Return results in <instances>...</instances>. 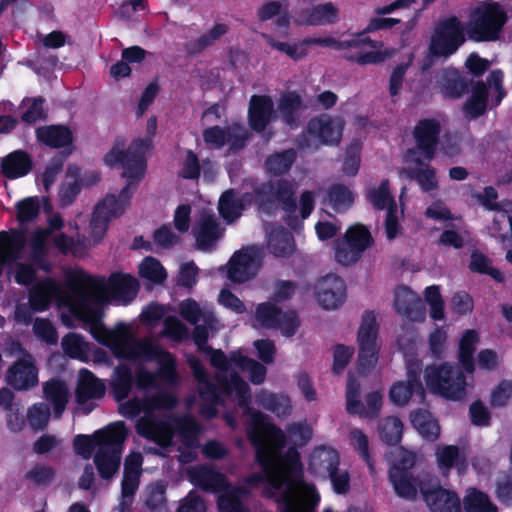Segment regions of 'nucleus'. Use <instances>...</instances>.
Segmentation results:
<instances>
[{
	"mask_svg": "<svg viewBox=\"0 0 512 512\" xmlns=\"http://www.w3.org/2000/svg\"><path fill=\"white\" fill-rule=\"evenodd\" d=\"M419 491L432 512H461L457 493L443 488L437 477L427 474L419 483Z\"/></svg>",
	"mask_w": 512,
	"mask_h": 512,
	"instance_id": "11",
	"label": "nucleus"
},
{
	"mask_svg": "<svg viewBox=\"0 0 512 512\" xmlns=\"http://www.w3.org/2000/svg\"><path fill=\"white\" fill-rule=\"evenodd\" d=\"M316 300L325 310L336 309L342 305L346 297V285L344 280L337 275L324 276L317 285Z\"/></svg>",
	"mask_w": 512,
	"mask_h": 512,
	"instance_id": "17",
	"label": "nucleus"
},
{
	"mask_svg": "<svg viewBox=\"0 0 512 512\" xmlns=\"http://www.w3.org/2000/svg\"><path fill=\"white\" fill-rule=\"evenodd\" d=\"M43 393L45 399L53 406L54 416L60 417L68 402V388L64 381L51 379L44 383Z\"/></svg>",
	"mask_w": 512,
	"mask_h": 512,
	"instance_id": "40",
	"label": "nucleus"
},
{
	"mask_svg": "<svg viewBox=\"0 0 512 512\" xmlns=\"http://www.w3.org/2000/svg\"><path fill=\"white\" fill-rule=\"evenodd\" d=\"M389 481L392 484L395 493L406 500H414L417 497L419 483L425 478L414 477L412 471H407L397 467H390Z\"/></svg>",
	"mask_w": 512,
	"mask_h": 512,
	"instance_id": "29",
	"label": "nucleus"
},
{
	"mask_svg": "<svg viewBox=\"0 0 512 512\" xmlns=\"http://www.w3.org/2000/svg\"><path fill=\"white\" fill-rule=\"evenodd\" d=\"M328 198L332 208L337 212L349 209L354 202L353 193L344 184L331 185Z\"/></svg>",
	"mask_w": 512,
	"mask_h": 512,
	"instance_id": "58",
	"label": "nucleus"
},
{
	"mask_svg": "<svg viewBox=\"0 0 512 512\" xmlns=\"http://www.w3.org/2000/svg\"><path fill=\"white\" fill-rule=\"evenodd\" d=\"M379 325L373 311L366 310L357 333L358 358L356 369L359 375L366 376L376 366L380 345L377 342Z\"/></svg>",
	"mask_w": 512,
	"mask_h": 512,
	"instance_id": "6",
	"label": "nucleus"
},
{
	"mask_svg": "<svg viewBox=\"0 0 512 512\" xmlns=\"http://www.w3.org/2000/svg\"><path fill=\"white\" fill-rule=\"evenodd\" d=\"M281 311V308L271 302L260 303L256 307L255 318L262 327L276 329Z\"/></svg>",
	"mask_w": 512,
	"mask_h": 512,
	"instance_id": "59",
	"label": "nucleus"
},
{
	"mask_svg": "<svg viewBox=\"0 0 512 512\" xmlns=\"http://www.w3.org/2000/svg\"><path fill=\"white\" fill-rule=\"evenodd\" d=\"M306 130L321 144L335 146L341 141L343 127L338 125L330 115L321 114L308 121Z\"/></svg>",
	"mask_w": 512,
	"mask_h": 512,
	"instance_id": "20",
	"label": "nucleus"
},
{
	"mask_svg": "<svg viewBox=\"0 0 512 512\" xmlns=\"http://www.w3.org/2000/svg\"><path fill=\"white\" fill-rule=\"evenodd\" d=\"M373 242L372 235L366 226L360 223L350 226L343 239L335 242L336 261L343 266L356 263Z\"/></svg>",
	"mask_w": 512,
	"mask_h": 512,
	"instance_id": "10",
	"label": "nucleus"
},
{
	"mask_svg": "<svg viewBox=\"0 0 512 512\" xmlns=\"http://www.w3.org/2000/svg\"><path fill=\"white\" fill-rule=\"evenodd\" d=\"M403 429V422L397 416H387L378 421L379 438L387 446L394 447L401 442Z\"/></svg>",
	"mask_w": 512,
	"mask_h": 512,
	"instance_id": "44",
	"label": "nucleus"
},
{
	"mask_svg": "<svg viewBox=\"0 0 512 512\" xmlns=\"http://www.w3.org/2000/svg\"><path fill=\"white\" fill-rule=\"evenodd\" d=\"M229 30L228 25L224 23L215 24L207 33L202 34L197 39L187 43L186 50L191 55H197L212 46Z\"/></svg>",
	"mask_w": 512,
	"mask_h": 512,
	"instance_id": "48",
	"label": "nucleus"
},
{
	"mask_svg": "<svg viewBox=\"0 0 512 512\" xmlns=\"http://www.w3.org/2000/svg\"><path fill=\"white\" fill-rule=\"evenodd\" d=\"M256 402L263 409L275 414L278 418L288 417L292 412L289 396L262 389L256 395Z\"/></svg>",
	"mask_w": 512,
	"mask_h": 512,
	"instance_id": "36",
	"label": "nucleus"
},
{
	"mask_svg": "<svg viewBox=\"0 0 512 512\" xmlns=\"http://www.w3.org/2000/svg\"><path fill=\"white\" fill-rule=\"evenodd\" d=\"M16 218L20 225L33 221L40 213V204L37 197H27L15 205Z\"/></svg>",
	"mask_w": 512,
	"mask_h": 512,
	"instance_id": "61",
	"label": "nucleus"
},
{
	"mask_svg": "<svg viewBox=\"0 0 512 512\" xmlns=\"http://www.w3.org/2000/svg\"><path fill=\"white\" fill-rule=\"evenodd\" d=\"M465 27L457 16L439 21L431 36L429 52L434 57H449L464 44Z\"/></svg>",
	"mask_w": 512,
	"mask_h": 512,
	"instance_id": "7",
	"label": "nucleus"
},
{
	"mask_svg": "<svg viewBox=\"0 0 512 512\" xmlns=\"http://www.w3.org/2000/svg\"><path fill=\"white\" fill-rule=\"evenodd\" d=\"M479 335L476 330H466L459 341L458 359L467 373H473L475 369L474 353Z\"/></svg>",
	"mask_w": 512,
	"mask_h": 512,
	"instance_id": "43",
	"label": "nucleus"
},
{
	"mask_svg": "<svg viewBox=\"0 0 512 512\" xmlns=\"http://www.w3.org/2000/svg\"><path fill=\"white\" fill-rule=\"evenodd\" d=\"M143 457L140 453H133L126 457L124 462L121 494L125 497H134L140 482Z\"/></svg>",
	"mask_w": 512,
	"mask_h": 512,
	"instance_id": "35",
	"label": "nucleus"
},
{
	"mask_svg": "<svg viewBox=\"0 0 512 512\" xmlns=\"http://www.w3.org/2000/svg\"><path fill=\"white\" fill-rule=\"evenodd\" d=\"M26 244V231L23 229L12 228L0 232V276L3 274L5 266L11 265L21 258Z\"/></svg>",
	"mask_w": 512,
	"mask_h": 512,
	"instance_id": "18",
	"label": "nucleus"
},
{
	"mask_svg": "<svg viewBox=\"0 0 512 512\" xmlns=\"http://www.w3.org/2000/svg\"><path fill=\"white\" fill-rule=\"evenodd\" d=\"M253 198L258 206V210L264 214L271 215L275 210V193L272 183H264L254 189Z\"/></svg>",
	"mask_w": 512,
	"mask_h": 512,
	"instance_id": "60",
	"label": "nucleus"
},
{
	"mask_svg": "<svg viewBox=\"0 0 512 512\" xmlns=\"http://www.w3.org/2000/svg\"><path fill=\"white\" fill-rule=\"evenodd\" d=\"M410 421L412 426L426 440L435 441L439 437V424L432 417L429 411L424 409H417L411 412Z\"/></svg>",
	"mask_w": 512,
	"mask_h": 512,
	"instance_id": "42",
	"label": "nucleus"
},
{
	"mask_svg": "<svg viewBox=\"0 0 512 512\" xmlns=\"http://www.w3.org/2000/svg\"><path fill=\"white\" fill-rule=\"evenodd\" d=\"M61 346L68 357L81 361L87 360L88 344L82 335L74 332L66 334L62 338Z\"/></svg>",
	"mask_w": 512,
	"mask_h": 512,
	"instance_id": "54",
	"label": "nucleus"
},
{
	"mask_svg": "<svg viewBox=\"0 0 512 512\" xmlns=\"http://www.w3.org/2000/svg\"><path fill=\"white\" fill-rule=\"evenodd\" d=\"M139 275L155 284H161L167 278V272L161 262L152 256L143 259L139 265Z\"/></svg>",
	"mask_w": 512,
	"mask_h": 512,
	"instance_id": "57",
	"label": "nucleus"
},
{
	"mask_svg": "<svg viewBox=\"0 0 512 512\" xmlns=\"http://www.w3.org/2000/svg\"><path fill=\"white\" fill-rule=\"evenodd\" d=\"M424 379L428 389L449 400H461L466 395V376L458 366L448 362L429 365Z\"/></svg>",
	"mask_w": 512,
	"mask_h": 512,
	"instance_id": "4",
	"label": "nucleus"
},
{
	"mask_svg": "<svg viewBox=\"0 0 512 512\" xmlns=\"http://www.w3.org/2000/svg\"><path fill=\"white\" fill-rule=\"evenodd\" d=\"M437 464L443 473H448L455 467L459 474H463L468 467L467 458L456 445H447L437 450Z\"/></svg>",
	"mask_w": 512,
	"mask_h": 512,
	"instance_id": "38",
	"label": "nucleus"
},
{
	"mask_svg": "<svg viewBox=\"0 0 512 512\" xmlns=\"http://www.w3.org/2000/svg\"><path fill=\"white\" fill-rule=\"evenodd\" d=\"M1 172L8 179L26 176L33 168L31 156L24 150H15L2 158Z\"/></svg>",
	"mask_w": 512,
	"mask_h": 512,
	"instance_id": "34",
	"label": "nucleus"
},
{
	"mask_svg": "<svg viewBox=\"0 0 512 512\" xmlns=\"http://www.w3.org/2000/svg\"><path fill=\"white\" fill-rule=\"evenodd\" d=\"M119 421L109 424L103 429L96 430L92 435L78 434L73 439V449L77 455L90 459L94 450L103 446L109 437L118 429Z\"/></svg>",
	"mask_w": 512,
	"mask_h": 512,
	"instance_id": "25",
	"label": "nucleus"
},
{
	"mask_svg": "<svg viewBox=\"0 0 512 512\" xmlns=\"http://www.w3.org/2000/svg\"><path fill=\"white\" fill-rule=\"evenodd\" d=\"M92 337L100 344L110 348L117 358H122L134 345L135 340H129V326L118 323L114 330L108 329L99 319L90 324Z\"/></svg>",
	"mask_w": 512,
	"mask_h": 512,
	"instance_id": "12",
	"label": "nucleus"
},
{
	"mask_svg": "<svg viewBox=\"0 0 512 512\" xmlns=\"http://www.w3.org/2000/svg\"><path fill=\"white\" fill-rule=\"evenodd\" d=\"M471 95L463 105L462 111L469 119H478L488 108L489 87L482 80L473 81L470 86Z\"/></svg>",
	"mask_w": 512,
	"mask_h": 512,
	"instance_id": "33",
	"label": "nucleus"
},
{
	"mask_svg": "<svg viewBox=\"0 0 512 512\" xmlns=\"http://www.w3.org/2000/svg\"><path fill=\"white\" fill-rule=\"evenodd\" d=\"M441 130L440 121L435 118L420 119L414 126L412 134L415 148L428 162L436 155Z\"/></svg>",
	"mask_w": 512,
	"mask_h": 512,
	"instance_id": "15",
	"label": "nucleus"
},
{
	"mask_svg": "<svg viewBox=\"0 0 512 512\" xmlns=\"http://www.w3.org/2000/svg\"><path fill=\"white\" fill-rule=\"evenodd\" d=\"M303 46L318 45L322 47H330L335 50H345L349 48H361L365 45H369L372 48L381 46L382 43L371 39L370 37L365 38H352L350 40H336L335 38L328 37H308L302 41Z\"/></svg>",
	"mask_w": 512,
	"mask_h": 512,
	"instance_id": "37",
	"label": "nucleus"
},
{
	"mask_svg": "<svg viewBox=\"0 0 512 512\" xmlns=\"http://www.w3.org/2000/svg\"><path fill=\"white\" fill-rule=\"evenodd\" d=\"M124 146V139L117 138L111 150L104 156L107 166L120 165L123 168L122 177L126 178V185L118 196L108 194L95 205L90 221L91 236L95 243L103 239L109 222L122 215L130 204L138 183L144 177L147 167L146 153L152 148V139L147 137L133 140L126 150H123Z\"/></svg>",
	"mask_w": 512,
	"mask_h": 512,
	"instance_id": "2",
	"label": "nucleus"
},
{
	"mask_svg": "<svg viewBox=\"0 0 512 512\" xmlns=\"http://www.w3.org/2000/svg\"><path fill=\"white\" fill-rule=\"evenodd\" d=\"M247 436L255 449V460L261 467V472L251 473L245 477L244 483L255 488L267 483L275 490L293 495L294 491L303 484L304 470L301 456L295 447H289L277 465L274 453L266 443V438L277 448L282 449L287 444L283 430L273 423L267 422L266 417L259 411L251 415V424Z\"/></svg>",
	"mask_w": 512,
	"mask_h": 512,
	"instance_id": "1",
	"label": "nucleus"
},
{
	"mask_svg": "<svg viewBox=\"0 0 512 512\" xmlns=\"http://www.w3.org/2000/svg\"><path fill=\"white\" fill-rule=\"evenodd\" d=\"M35 136L39 143L52 149L73 148L74 135L69 126L63 124H51L39 126L35 130Z\"/></svg>",
	"mask_w": 512,
	"mask_h": 512,
	"instance_id": "23",
	"label": "nucleus"
},
{
	"mask_svg": "<svg viewBox=\"0 0 512 512\" xmlns=\"http://www.w3.org/2000/svg\"><path fill=\"white\" fill-rule=\"evenodd\" d=\"M472 78L459 69L448 66L435 72L434 86L446 99H460L470 91Z\"/></svg>",
	"mask_w": 512,
	"mask_h": 512,
	"instance_id": "14",
	"label": "nucleus"
},
{
	"mask_svg": "<svg viewBox=\"0 0 512 512\" xmlns=\"http://www.w3.org/2000/svg\"><path fill=\"white\" fill-rule=\"evenodd\" d=\"M105 395V385L90 370L83 368L79 372V379L75 389L78 404H85L91 399H101Z\"/></svg>",
	"mask_w": 512,
	"mask_h": 512,
	"instance_id": "32",
	"label": "nucleus"
},
{
	"mask_svg": "<svg viewBox=\"0 0 512 512\" xmlns=\"http://www.w3.org/2000/svg\"><path fill=\"white\" fill-rule=\"evenodd\" d=\"M278 112L283 124L291 130L300 127L301 112L307 109L301 95L297 91H286L278 101Z\"/></svg>",
	"mask_w": 512,
	"mask_h": 512,
	"instance_id": "24",
	"label": "nucleus"
},
{
	"mask_svg": "<svg viewBox=\"0 0 512 512\" xmlns=\"http://www.w3.org/2000/svg\"><path fill=\"white\" fill-rule=\"evenodd\" d=\"M217 381L220 386H217L209 380L199 382V395L205 401L218 403L220 392L230 395L235 392L239 407L248 409L251 403V389L248 383L237 373L232 372L230 377L219 376Z\"/></svg>",
	"mask_w": 512,
	"mask_h": 512,
	"instance_id": "8",
	"label": "nucleus"
},
{
	"mask_svg": "<svg viewBox=\"0 0 512 512\" xmlns=\"http://www.w3.org/2000/svg\"><path fill=\"white\" fill-rule=\"evenodd\" d=\"M297 153L293 148L275 152L266 158L265 166L269 174L281 176L286 174L294 164Z\"/></svg>",
	"mask_w": 512,
	"mask_h": 512,
	"instance_id": "47",
	"label": "nucleus"
},
{
	"mask_svg": "<svg viewBox=\"0 0 512 512\" xmlns=\"http://www.w3.org/2000/svg\"><path fill=\"white\" fill-rule=\"evenodd\" d=\"M141 357L157 361L158 368L156 372H151L144 366L136 368L134 383L137 388H154L158 378L167 382L177 379L176 359L173 354L151 342L135 340L133 347L121 359L133 360Z\"/></svg>",
	"mask_w": 512,
	"mask_h": 512,
	"instance_id": "3",
	"label": "nucleus"
},
{
	"mask_svg": "<svg viewBox=\"0 0 512 512\" xmlns=\"http://www.w3.org/2000/svg\"><path fill=\"white\" fill-rule=\"evenodd\" d=\"M65 277L67 288L79 296L97 286L96 279L82 269L69 270Z\"/></svg>",
	"mask_w": 512,
	"mask_h": 512,
	"instance_id": "50",
	"label": "nucleus"
},
{
	"mask_svg": "<svg viewBox=\"0 0 512 512\" xmlns=\"http://www.w3.org/2000/svg\"><path fill=\"white\" fill-rule=\"evenodd\" d=\"M250 138V132L241 124L234 123L227 127V143L231 152L244 149Z\"/></svg>",
	"mask_w": 512,
	"mask_h": 512,
	"instance_id": "64",
	"label": "nucleus"
},
{
	"mask_svg": "<svg viewBox=\"0 0 512 512\" xmlns=\"http://www.w3.org/2000/svg\"><path fill=\"white\" fill-rule=\"evenodd\" d=\"M506 21L507 14L498 2L485 3L472 12L466 29L467 36L475 42L495 41Z\"/></svg>",
	"mask_w": 512,
	"mask_h": 512,
	"instance_id": "5",
	"label": "nucleus"
},
{
	"mask_svg": "<svg viewBox=\"0 0 512 512\" xmlns=\"http://www.w3.org/2000/svg\"><path fill=\"white\" fill-rule=\"evenodd\" d=\"M275 200L279 202L285 213H296L297 203L293 184L281 178L274 185Z\"/></svg>",
	"mask_w": 512,
	"mask_h": 512,
	"instance_id": "51",
	"label": "nucleus"
},
{
	"mask_svg": "<svg viewBox=\"0 0 512 512\" xmlns=\"http://www.w3.org/2000/svg\"><path fill=\"white\" fill-rule=\"evenodd\" d=\"M139 287V282L134 276L116 272L110 275L106 285V292L113 299L129 304L136 298Z\"/></svg>",
	"mask_w": 512,
	"mask_h": 512,
	"instance_id": "26",
	"label": "nucleus"
},
{
	"mask_svg": "<svg viewBox=\"0 0 512 512\" xmlns=\"http://www.w3.org/2000/svg\"><path fill=\"white\" fill-rule=\"evenodd\" d=\"M128 435L126 425L119 421L118 429L109 440L100 446L94 454V464L99 476L103 480L112 479L119 471L121 465L122 450Z\"/></svg>",
	"mask_w": 512,
	"mask_h": 512,
	"instance_id": "9",
	"label": "nucleus"
},
{
	"mask_svg": "<svg viewBox=\"0 0 512 512\" xmlns=\"http://www.w3.org/2000/svg\"><path fill=\"white\" fill-rule=\"evenodd\" d=\"M408 176L415 180L424 192H431L438 188L436 171L432 167L414 168L409 170Z\"/></svg>",
	"mask_w": 512,
	"mask_h": 512,
	"instance_id": "63",
	"label": "nucleus"
},
{
	"mask_svg": "<svg viewBox=\"0 0 512 512\" xmlns=\"http://www.w3.org/2000/svg\"><path fill=\"white\" fill-rule=\"evenodd\" d=\"M45 102V99L42 97H34L29 98L25 97L20 106L27 105L29 103L28 108L26 111H24L21 115V121L32 125L40 120L46 119V114L44 112L43 104Z\"/></svg>",
	"mask_w": 512,
	"mask_h": 512,
	"instance_id": "62",
	"label": "nucleus"
},
{
	"mask_svg": "<svg viewBox=\"0 0 512 512\" xmlns=\"http://www.w3.org/2000/svg\"><path fill=\"white\" fill-rule=\"evenodd\" d=\"M134 385V377L131 368L127 364H119L113 371L110 383L112 394L117 402L126 399Z\"/></svg>",
	"mask_w": 512,
	"mask_h": 512,
	"instance_id": "39",
	"label": "nucleus"
},
{
	"mask_svg": "<svg viewBox=\"0 0 512 512\" xmlns=\"http://www.w3.org/2000/svg\"><path fill=\"white\" fill-rule=\"evenodd\" d=\"M252 201L251 193H244L239 197L233 189L226 190L218 202L219 215L226 224H232L242 216Z\"/></svg>",
	"mask_w": 512,
	"mask_h": 512,
	"instance_id": "22",
	"label": "nucleus"
},
{
	"mask_svg": "<svg viewBox=\"0 0 512 512\" xmlns=\"http://www.w3.org/2000/svg\"><path fill=\"white\" fill-rule=\"evenodd\" d=\"M4 380L15 391H29L36 387L39 380L34 357L25 353L16 359L6 370Z\"/></svg>",
	"mask_w": 512,
	"mask_h": 512,
	"instance_id": "13",
	"label": "nucleus"
},
{
	"mask_svg": "<svg viewBox=\"0 0 512 512\" xmlns=\"http://www.w3.org/2000/svg\"><path fill=\"white\" fill-rule=\"evenodd\" d=\"M194 483L207 492H219L227 487V480L223 473L206 466L194 470L192 473Z\"/></svg>",
	"mask_w": 512,
	"mask_h": 512,
	"instance_id": "41",
	"label": "nucleus"
},
{
	"mask_svg": "<svg viewBox=\"0 0 512 512\" xmlns=\"http://www.w3.org/2000/svg\"><path fill=\"white\" fill-rule=\"evenodd\" d=\"M360 382L351 374L348 375L346 385V410L351 415H363L364 405L360 400Z\"/></svg>",
	"mask_w": 512,
	"mask_h": 512,
	"instance_id": "56",
	"label": "nucleus"
},
{
	"mask_svg": "<svg viewBox=\"0 0 512 512\" xmlns=\"http://www.w3.org/2000/svg\"><path fill=\"white\" fill-rule=\"evenodd\" d=\"M294 248V238L290 232L280 229L270 234L268 249L275 257L287 258L292 255Z\"/></svg>",
	"mask_w": 512,
	"mask_h": 512,
	"instance_id": "49",
	"label": "nucleus"
},
{
	"mask_svg": "<svg viewBox=\"0 0 512 512\" xmlns=\"http://www.w3.org/2000/svg\"><path fill=\"white\" fill-rule=\"evenodd\" d=\"M298 18L299 23L309 26L335 24L339 21V9L332 2H326L301 9Z\"/></svg>",
	"mask_w": 512,
	"mask_h": 512,
	"instance_id": "28",
	"label": "nucleus"
},
{
	"mask_svg": "<svg viewBox=\"0 0 512 512\" xmlns=\"http://www.w3.org/2000/svg\"><path fill=\"white\" fill-rule=\"evenodd\" d=\"M224 229L221 228L214 214L203 215L198 222V230L194 229L196 246L199 250H210L222 237Z\"/></svg>",
	"mask_w": 512,
	"mask_h": 512,
	"instance_id": "30",
	"label": "nucleus"
},
{
	"mask_svg": "<svg viewBox=\"0 0 512 512\" xmlns=\"http://www.w3.org/2000/svg\"><path fill=\"white\" fill-rule=\"evenodd\" d=\"M274 103L268 95H252L248 107V124L251 130L262 133L276 119Z\"/></svg>",
	"mask_w": 512,
	"mask_h": 512,
	"instance_id": "19",
	"label": "nucleus"
},
{
	"mask_svg": "<svg viewBox=\"0 0 512 512\" xmlns=\"http://www.w3.org/2000/svg\"><path fill=\"white\" fill-rule=\"evenodd\" d=\"M394 307L398 314L411 321L421 322L425 319L424 303L409 287L402 286L395 291Z\"/></svg>",
	"mask_w": 512,
	"mask_h": 512,
	"instance_id": "21",
	"label": "nucleus"
},
{
	"mask_svg": "<svg viewBox=\"0 0 512 512\" xmlns=\"http://www.w3.org/2000/svg\"><path fill=\"white\" fill-rule=\"evenodd\" d=\"M468 268L472 273L488 275L498 283L505 281L503 273L493 266L492 259L478 249L471 252Z\"/></svg>",
	"mask_w": 512,
	"mask_h": 512,
	"instance_id": "45",
	"label": "nucleus"
},
{
	"mask_svg": "<svg viewBox=\"0 0 512 512\" xmlns=\"http://www.w3.org/2000/svg\"><path fill=\"white\" fill-rule=\"evenodd\" d=\"M367 198L376 210H388L389 207H397L396 201L390 192L388 179H383L378 187L370 189Z\"/></svg>",
	"mask_w": 512,
	"mask_h": 512,
	"instance_id": "53",
	"label": "nucleus"
},
{
	"mask_svg": "<svg viewBox=\"0 0 512 512\" xmlns=\"http://www.w3.org/2000/svg\"><path fill=\"white\" fill-rule=\"evenodd\" d=\"M55 288V282L50 278H47L34 286L29 293V304L31 309L34 312H43L47 310Z\"/></svg>",
	"mask_w": 512,
	"mask_h": 512,
	"instance_id": "46",
	"label": "nucleus"
},
{
	"mask_svg": "<svg viewBox=\"0 0 512 512\" xmlns=\"http://www.w3.org/2000/svg\"><path fill=\"white\" fill-rule=\"evenodd\" d=\"M340 464V456L333 448L318 447L309 458L308 470L317 478L326 480Z\"/></svg>",
	"mask_w": 512,
	"mask_h": 512,
	"instance_id": "27",
	"label": "nucleus"
},
{
	"mask_svg": "<svg viewBox=\"0 0 512 512\" xmlns=\"http://www.w3.org/2000/svg\"><path fill=\"white\" fill-rule=\"evenodd\" d=\"M463 507L465 512H498L489 496L476 488L471 489L464 497Z\"/></svg>",
	"mask_w": 512,
	"mask_h": 512,
	"instance_id": "52",
	"label": "nucleus"
},
{
	"mask_svg": "<svg viewBox=\"0 0 512 512\" xmlns=\"http://www.w3.org/2000/svg\"><path fill=\"white\" fill-rule=\"evenodd\" d=\"M260 267V257L254 249L236 251L227 264L226 276L235 284H243L254 278Z\"/></svg>",
	"mask_w": 512,
	"mask_h": 512,
	"instance_id": "16",
	"label": "nucleus"
},
{
	"mask_svg": "<svg viewBox=\"0 0 512 512\" xmlns=\"http://www.w3.org/2000/svg\"><path fill=\"white\" fill-rule=\"evenodd\" d=\"M67 177H72V182H65L59 190V200L62 206L71 205L81 191L79 179L80 170L77 166H69L66 172Z\"/></svg>",
	"mask_w": 512,
	"mask_h": 512,
	"instance_id": "55",
	"label": "nucleus"
},
{
	"mask_svg": "<svg viewBox=\"0 0 512 512\" xmlns=\"http://www.w3.org/2000/svg\"><path fill=\"white\" fill-rule=\"evenodd\" d=\"M136 429L141 436L162 447L169 445L173 438V429L170 424L158 418L141 420Z\"/></svg>",
	"mask_w": 512,
	"mask_h": 512,
	"instance_id": "31",
	"label": "nucleus"
}]
</instances>
